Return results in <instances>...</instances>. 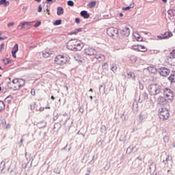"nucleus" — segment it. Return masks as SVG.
Here are the masks:
<instances>
[{
  "mask_svg": "<svg viewBox=\"0 0 175 175\" xmlns=\"http://www.w3.org/2000/svg\"><path fill=\"white\" fill-rule=\"evenodd\" d=\"M111 70H113V72H115L116 70H117V67L116 66H112Z\"/></svg>",
  "mask_w": 175,
  "mask_h": 175,
  "instance_id": "obj_64",
  "label": "nucleus"
},
{
  "mask_svg": "<svg viewBox=\"0 0 175 175\" xmlns=\"http://www.w3.org/2000/svg\"><path fill=\"white\" fill-rule=\"evenodd\" d=\"M127 75H128L129 77H130V79H135V73L129 72Z\"/></svg>",
  "mask_w": 175,
  "mask_h": 175,
  "instance_id": "obj_45",
  "label": "nucleus"
},
{
  "mask_svg": "<svg viewBox=\"0 0 175 175\" xmlns=\"http://www.w3.org/2000/svg\"><path fill=\"white\" fill-rule=\"evenodd\" d=\"M159 118L161 120H167L170 116L169 110L162 108L159 114Z\"/></svg>",
  "mask_w": 175,
  "mask_h": 175,
  "instance_id": "obj_4",
  "label": "nucleus"
},
{
  "mask_svg": "<svg viewBox=\"0 0 175 175\" xmlns=\"http://www.w3.org/2000/svg\"><path fill=\"white\" fill-rule=\"evenodd\" d=\"M18 51V44H16L13 47L12 52V53H17Z\"/></svg>",
  "mask_w": 175,
  "mask_h": 175,
  "instance_id": "obj_29",
  "label": "nucleus"
},
{
  "mask_svg": "<svg viewBox=\"0 0 175 175\" xmlns=\"http://www.w3.org/2000/svg\"><path fill=\"white\" fill-rule=\"evenodd\" d=\"M110 163H107L104 167V170H109V169H110Z\"/></svg>",
  "mask_w": 175,
  "mask_h": 175,
  "instance_id": "obj_39",
  "label": "nucleus"
},
{
  "mask_svg": "<svg viewBox=\"0 0 175 175\" xmlns=\"http://www.w3.org/2000/svg\"><path fill=\"white\" fill-rule=\"evenodd\" d=\"M3 62L5 65H9V64H10V62H12V60L6 58V59H3Z\"/></svg>",
  "mask_w": 175,
  "mask_h": 175,
  "instance_id": "obj_35",
  "label": "nucleus"
},
{
  "mask_svg": "<svg viewBox=\"0 0 175 175\" xmlns=\"http://www.w3.org/2000/svg\"><path fill=\"white\" fill-rule=\"evenodd\" d=\"M139 51H142V53H146L147 51V48L143 45H139Z\"/></svg>",
  "mask_w": 175,
  "mask_h": 175,
  "instance_id": "obj_31",
  "label": "nucleus"
},
{
  "mask_svg": "<svg viewBox=\"0 0 175 175\" xmlns=\"http://www.w3.org/2000/svg\"><path fill=\"white\" fill-rule=\"evenodd\" d=\"M0 169H1V173H3V174H6V173H9V167L6 168L5 167V161H1L0 163Z\"/></svg>",
  "mask_w": 175,
  "mask_h": 175,
  "instance_id": "obj_12",
  "label": "nucleus"
},
{
  "mask_svg": "<svg viewBox=\"0 0 175 175\" xmlns=\"http://www.w3.org/2000/svg\"><path fill=\"white\" fill-rule=\"evenodd\" d=\"M167 13L171 17L175 16V10L174 9H170L167 11Z\"/></svg>",
  "mask_w": 175,
  "mask_h": 175,
  "instance_id": "obj_23",
  "label": "nucleus"
},
{
  "mask_svg": "<svg viewBox=\"0 0 175 175\" xmlns=\"http://www.w3.org/2000/svg\"><path fill=\"white\" fill-rule=\"evenodd\" d=\"M5 102H6L7 103H10L12 102V96H8L5 99Z\"/></svg>",
  "mask_w": 175,
  "mask_h": 175,
  "instance_id": "obj_40",
  "label": "nucleus"
},
{
  "mask_svg": "<svg viewBox=\"0 0 175 175\" xmlns=\"http://www.w3.org/2000/svg\"><path fill=\"white\" fill-rule=\"evenodd\" d=\"M76 41L77 40H70L66 44L67 49L71 51H74Z\"/></svg>",
  "mask_w": 175,
  "mask_h": 175,
  "instance_id": "obj_7",
  "label": "nucleus"
},
{
  "mask_svg": "<svg viewBox=\"0 0 175 175\" xmlns=\"http://www.w3.org/2000/svg\"><path fill=\"white\" fill-rule=\"evenodd\" d=\"M54 172L56 173V174H59L61 173V167H56L54 170Z\"/></svg>",
  "mask_w": 175,
  "mask_h": 175,
  "instance_id": "obj_36",
  "label": "nucleus"
},
{
  "mask_svg": "<svg viewBox=\"0 0 175 175\" xmlns=\"http://www.w3.org/2000/svg\"><path fill=\"white\" fill-rule=\"evenodd\" d=\"M2 110H5V103H3L2 100H0V111H2Z\"/></svg>",
  "mask_w": 175,
  "mask_h": 175,
  "instance_id": "obj_33",
  "label": "nucleus"
},
{
  "mask_svg": "<svg viewBox=\"0 0 175 175\" xmlns=\"http://www.w3.org/2000/svg\"><path fill=\"white\" fill-rule=\"evenodd\" d=\"M83 46L84 45L83 44V42H81V41L77 40L76 44L74 46V51H80V50L83 49Z\"/></svg>",
  "mask_w": 175,
  "mask_h": 175,
  "instance_id": "obj_9",
  "label": "nucleus"
},
{
  "mask_svg": "<svg viewBox=\"0 0 175 175\" xmlns=\"http://www.w3.org/2000/svg\"><path fill=\"white\" fill-rule=\"evenodd\" d=\"M46 125H47V123L45 121H41V122L37 123V126L40 129L42 128H45Z\"/></svg>",
  "mask_w": 175,
  "mask_h": 175,
  "instance_id": "obj_17",
  "label": "nucleus"
},
{
  "mask_svg": "<svg viewBox=\"0 0 175 175\" xmlns=\"http://www.w3.org/2000/svg\"><path fill=\"white\" fill-rule=\"evenodd\" d=\"M7 86H8V88H10V90H14V88H13V83H12V82H8V83H7Z\"/></svg>",
  "mask_w": 175,
  "mask_h": 175,
  "instance_id": "obj_41",
  "label": "nucleus"
},
{
  "mask_svg": "<svg viewBox=\"0 0 175 175\" xmlns=\"http://www.w3.org/2000/svg\"><path fill=\"white\" fill-rule=\"evenodd\" d=\"M137 38V42H143V38L140 37V36H135Z\"/></svg>",
  "mask_w": 175,
  "mask_h": 175,
  "instance_id": "obj_51",
  "label": "nucleus"
},
{
  "mask_svg": "<svg viewBox=\"0 0 175 175\" xmlns=\"http://www.w3.org/2000/svg\"><path fill=\"white\" fill-rule=\"evenodd\" d=\"M157 103L159 105H161L162 106H165V105L167 104V100L165 98V97H159L157 99Z\"/></svg>",
  "mask_w": 175,
  "mask_h": 175,
  "instance_id": "obj_14",
  "label": "nucleus"
},
{
  "mask_svg": "<svg viewBox=\"0 0 175 175\" xmlns=\"http://www.w3.org/2000/svg\"><path fill=\"white\" fill-rule=\"evenodd\" d=\"M148 92L150 95L152 96H157V95H159V94H162V86L157 84V83H153L150 84L148 88Z\"/></svg>",
  "mask_w": 175,
  "mask_h": 175,
  "instance_id": "obj_1",
  "label": "nucleus"
},
{
  "mask_svg": "<svg viewBox=\"0 0 175 175\" xmlns=\"http://www.w3.org/2000/svg\"><path fill=\"white\" fill-rule=\"evenodd\" d=\"M33 159H31L28 162L27 164H23L22 165V167H23V169H25V167H27V166H28V164L30 163V166H32V162H33Z\"/></svg>",
  "mask_w": 175,
  "mask_h": 175,
  "instance_id": "obj_28",
  "label": "nucleus"
},
{
  "mask_svg": "<svg viewBox=\"0 0 175 175\" xmlns=\"http://www.w3.org/2000/svg\"><path fill=\"white\" fill-rule=\"evenodd\" d=\"M61 24H62V20L61 19L56 20L53 23V25H61Z\"/></svg>",
  "mask_w": 175,
  "mask_h": 175,
  "instance_id": "obj_34",
  "label": "nucleus"
},
{
  "mask_svg": "<svg viewBox=\"0 0 175 175\" xmlns=\"http://www.w3.org/2000/svg\"><path fill=\"white\" fill-rule=\"evenodd\" d=\"M64 14V8L62 7H58L57 8V16H61Z\"/></svg>",
  "mask_w": 175,
  "mask_h": 175,
  "instance_id": "obj_21",
  "label": "nucleus"
},
{
  "mask_svg": "<svg viewBox=\"0 0 175 175\" xmlns=\"http://www.w3.org/2000/svg\"><path fill=\"white\" fill-rule=\"evenodd\" d=\"M163 36H167V39H169V38H172V36H173V33L172 32L167 31L163 34Z\"/></svg>",
  "mask_w": 175,
  "mask_h": 175,
  "instance_id": "obj_30",
  "label": "nucleus"
},
{
  "mask_svg": "<svg viewBox=\"0 0 175 175\" xmlns=\"http://www.w3.org/2000/svg\"><path fill=\"white\" fill-rule=\"evenodd\" d=\"M10 175H17V172H16V171L12 170L10 171Z\"/></svg>",
  "mask_w": 175,
  "mask_h": 175,
  "instance_id": "obj_57",
  "label": "nucleus"
},
{
  "mask_svg": "<svg viewBox=\"0 0 175 175\" xmlns=\"http://www.w3.org/2000/svg\"><path fill=\"white\" fill-rule=\"evenodd\" d=\"M163 140H164V143H169V137H167V135H165L163 137Z\"/></svg>",
  "mask_w": 175,
  "mask_h": 175,
  "instance_id": "obj_48",
  "label": "nucleus"
},
{
  "mask_svg": "<svg viewBox=\"0 0 175 175\" xmlns=\"http://www.w3.org/2000/svg\"><path fill=\"white\" fill-rule=\"evenodd\" d=\"M107 131L106 126L102 125L100 127V132L101 133H105Z\"/></svg>",
  "mask_w": 175,
  "mask_h": 175,
  "instance_id": "obj_38",
  "label": "nucleus"
},
{
  "mask_svg": "<svg viewBox=\"0 0 175 175\" xmlns=\"http://www.w3.org/2000/svg\"><path fill=\"white\" fill-rule=\"evenodd\" d=\"M148 72H150V73H154L155 74L156 72H158V70H157V68L152 67V66H149L147 68Z\"/></svg>",
  "mask_w": 175,
  "mask_h": 175,
  "instance_id": "obj_19",
  "label": "nucleus"
},
{
  "mask_svg": "<svg viewBox=\"0 0 175 175\" xmlns=\"http://www.w3.org/2000/svg\"><path fill=\"white\" fill-rule=\"evenodd\" d=\"M41 25H42V22L38 21L37 23H35V25H33V27H34L35 28H38V27H40Z\"/></svg>",
  "mask_w": 175,
  "mask_h": 175,
  "instance_id": "obj_46",
  "label": "nucleus"
},
{
  "mask_svg": "<svg viewBox=\"0 0 175 175\" xmlns=\"http://www.w3.org/2000/svg\"><path fill=\"white\" fill-rule=\"evenodd\" d=\"M136 148L133 147H129L126 150V154H131V152H132V151H133V150H135Z\"/></svg>",
  "mask_w": 175,
  "mask_h": 175,
  "instance_id": "obj_37",
  "label": "nucleus"
},
{
  "mask_svg": "<svg viewBox=\"0 0 175 175\" xmlns=\"http://www.w3.org/2000/svg\"><path fill=\"white\" fill-rule=\"evenodd\" d=\"M74 58L75 61H78L79 62H83V58H81V56H80V55H76Z\"/></svg>",
  "mask_w": 175,
  "mask_h": 175,
  "instance_id": "obj_24",
  "label": "nucleus"
},
{
  "mask_svg": "<svg viewBox=\"0 0 175 175\" xmlns=\"http://www.w3.org/2000/svg\"><path fill=\"white\" fill-rule=\"evenodd\" d=\"M126 137L125 136V135L120 136V142H126Z\"/></svg>",
  "mask_w": 175,
  "mask_h": 175,
  "instance_id": "obj_42",
  "label": "nucleus"
},
{
  "mask_svg": "<svg viewBox=\"0 0 175 175\" xmlns=\"http://www.w3.org/2000/svg\"><path fill=\"white\" fill-rule=\"evenodd\" d=\"M120 29V33L122 36H125L126 38L131 33V29L129 27H124Z\"/></svg>",
  "mask_w": 175,
  "mask_h": 175,
  "instance_id": "obj_8",
  "label": "nucleus"
},
{
  "mask_svg": "<svg viewBox=\"0 0 175 175\" xmlns=\"http://www.w3.org/2000/svg\"><path fill=\"white\" fill-rule=\"evenodd\" d=\"M94 57L96 59H98V61H103V59H105V55L102 54L98 55L96 53V55H94Z\"/></svg>",
  "mask_w": 175,
  "mask_h": 175,
  "instance_id": "obj_18",
  "label": "nucleus"
},
{
  "mask_svg": "<svg viewBox=\"0 0 175 175\" xmlns=\"http://www.w3.org/2000/svg\"><path fill=\"white\" fill-rule=\"evenodd\" d=\"M138 107H139V105L137 104V101H136V100H135L133 103V109L134 110H136V109H137Z\"/></svg>",
  "mask_w": 175,
  "mask_h": 175,
  "instance_id": "obj_32",
  "label": "nucleus"
},
{
  "mask_svg": "<svg viewBox=\"0 0 175 175\" xmlns=\"http://www.w3.org/2000/svg\"><path fill=\"white\" fill-rule=\"evenodd\" d=\"M168 80L171 83H175V71H172L170 76L168 77Z\"/></svg>",
  "mask_w": 175,
  "mask_h": 175,
  "instance_id": "obj_16",
  "label": "nucleus"
},
{
  "mask_svg": "<svg viewBox=\"0 0 175 175\" xmlns=\"http://www.w3.org/2000/svg\"><path fill=\"white\" fill-rule=\"evenodd\" d=\"M134 50H137V51H140V45L134 46Z\"/></svg>",
  "mask_w": 175,
  "mask_h": 175,
  "instance_id": "obj_55",
  "label": "nucleus"
},
{
  "mask_svg": "<svg viewBox=\"0 0 175 175\" xmlns=\"http://www.w3.org/2000/svg\"><path fill=\"white\" fill-rule=\"evenodd\" d=\"M144 120V118L143 116V114H139V121L142 122Z\"/></svg>",
  "mask_w": 175,
  "mask_h": 175,
  "instance_id": "obj_61",
  "label": "nucleus"
},
{
  "mask_svg": "<svg viewBox=\"0 0 175 175\" xmlns=\"http://www.w3.org/2000/svg\"><path fill=\"white\" fill-rule=\"evenodd\" d=\"M156 167H157V165L155 163L151 162L150 167H149L150 172H155Z\"/></svg>",
  "mask_w": 175,
  "mask_h": 175,
  "instance_id": "obj_20",
  "label": "nucleus"
},
{
  "mask_svg": "<svg viewBox=\"0 0 175 175\" xmlns=\"http://www.w3.org/2000/svg\"><path fill=\"white\" fill-rule=\"evenodd\" d=\"M164 95L169 99V100H173L174 99V94H173V91L170 88H165L163 90Z\"/></svg>",
  "mask_w": 175,
  "mask_h": 175,
  "instance_id": "obj_5",
  "label": "nucleus"
},
{
  "mask_svg": "<svg viewBox=\"0 0 175 175\" xmlns=\"http://www.w3.org/2000/svg\"><path fill=\"white\" fill-rule=\"evenodd\" d=\"M122 10L126 11V10H131V7L127 6V7H124L122 8Z\"/></svg>",
  "mask_w": 175,
  "mask_h": 175,
  "instance_id": "obj_59",
  "label": "nucleus"
},
{
  "mask_svg": "<svg viewBox=\"0 0 175 175\" xmlns=\"http://www.w3.org/2000/svg\"><path fill=\"white\" fill-rule=\"evenodd\" d=\"M12 84H18V79H14L12 80Z\"/></svg>",
  "mask_w": 175,
  "mask_h": 175,
  "instance_id": "obj_56",
  "label": "nucleus"
},
{
  "mask_svg": "<svg viewBox=\"0 0 175 175\" xmlns=\"http://www.w3.org/2000/svg\"><path fill=\"white\" fill-rule=\"evenodd\" d=\"M95 5H96V1H91L89 3V8H94V6H95Z\"/></svg>",
  "mask_w": 175,
  "mask_h": 175,
  "instance_id": "obj_43",
  "label": "nucleus"
},
{
  "mask_svg": "<svg viewBox=\"0 0 175 175\" xmlns=\"http://www.w3.org/2000/svg\"><path fill=\"white\" fill-rule=\"evenodd\" d=\"M55 62L57 65H65L68 62V57H65L64 55H59L55 57Z\"/></svg>",
  "mask_w": 175,
  "mask_h": 175,
  "instance_id": "obj_3",
  "label": "nucleus"
},
{
  "mask_svg": "<svg viewBox=\"0 0 175 175\" xmlns=\"http://www.w3.org/2000/svg\"><path fill=\"white\" fill-rule=\"evenodd\" d=\"M85 54H86L87 55H96V51H95V49H92V48H88L85 49Z\"/></svg>",
  "mask_w": 175,
  "mask_h": 175,
  "instance_id": "obj_11",
  "label": "nucleus"
},
{
  "mask_svg": "<svg viewBox=\"0 0 175 175\" xmlns=\"http://www.w3.org/2000/svg\"><path fill=\"white\" fill-rule=\"evenodd\" d=\"M158 73L161 75V76H163L164 77H166V76H169L170 74V70L169 68H167L165 67H161L157 70Z\"/></svg>",
  "mask_w": 175,
  "mask_h": 175,
  "instance_id": "obj_6",
  "label": "nucleus"
},
{
  "mask_svg": "<svg viewBox=\"0 0 175 175\" xmlns=\"http://www.w3.org/2000/svg\"><path fill=\"white\" fill-rule=\"evenodd\" d=\"M107 33L113 39H117V38H118V29L115 27H109L107 30Z\"/></svg>",
  "mask_w": 175,
  "mask_h": 175,
  "instance_id": "obj_2",
  "label": "nucleus"
},
{
  "mask_svg": "<svg viewBox=\"0 0 175 175\" xmlns=\"http://www.w3.org/2000/svg\"><path fill=\"white\" fill-rule=\"evenodd\" d=\"M159 39H167V36H163V34L162 35V36H159L158 37H157Z\"/></svg>",
  "mask_w": 175,
  "mask_h": 175,
  "instance_id": "obj_50",
  "label": "nucleus"
},
{
  "mask_svg": "<svg viewBox=\"0 0 175 175\" xmlns=\"http://www.w3.org/2000/svg\"><path fill=\"white\" fill-rule=\"evenodd\" d=\"M172 58H175V50H173L171 53H170Z\"/></svg>",
  "mask_w": 175,
  "mask_h": 175,
  "instance_id": "obj_60",
  "label": "nucleus"
},
{
  "mask_svg": "<svg viewBox=\"0 0 175 175\" xmlns=\"http://www.w3.org/2000/svg\"><path fill=\"white\" fill-rule=\"evenodd\" d=\"M139 90H143V88H144V86H143V83L140 81H139Z\"/></svg>",
  "mask_w": 175,
  "mask_h": 175,
  "instance_id": "obj_62",
  "label": "nucleus"
},
{
  "mask_svg": "<svg viewBox=\"0 0 175 175\" xmlns=\"http://www.w3.org/2000/svg\"><path fill=\"white\" fill-rule=\"evenodd\" d=\"M105 88H106L105 86H104L103 85H100V87L99 88L100 94H105Z\"/></svg>",
  "mask_w": 175,
  "mask_h": 175,
  "instance_id": "obj_27",
  "label": "nucleus"
},
{
  "mask_svg": "<svg viewBox=\"0 0 175 175\" xmlns=\"http://www.w3.org/2000/svg\"><path fill=\"white\" fill-rule=\"evenodd\" d=\"M25 23H26L25 25H27V27H31V25L33 24V22H25Z\"/></svg>",
  "mask_w": 175,
  "mask_h": 175,
  "instance_id": "obj_58",
  "label": "nucleus"
},
{
  "mask_svg": "<svg viewBox=\"0 0 175 175\" xmlns=\"http://www.w3.org/2000/svg\"><path fill=\"white\" fill-rule=\"evenodd\" d=\"M120 118L122 120V121H125V120H126V117L124 113L120 115Z\"/></svg>",
  "mask_w": 175,
  "mask_h": 175,
  "instance_id": "obj_53",
  "label": "nucleus"
},
{
  "mask_svg": "<svg viewBox=\"0 0 175 175\" xmlns=\"http://www.w3.org/2000/svg\"><path fill=\"white\" fill-rule=\"evenodd\" d=\"M80 15L85 19L90 18V14H88V12L85 10L81 11Z\"/></svg>",
  "mask_w": 175,
  "mask_h": 175,
  "instance_id": "obj_15",
  "label": "nucleus"
},
{
  "mask_svg": "<svg viewBox=\"0 0 175 175\" xmlns=\"http://www.w3.org/2000/svg\"><path fill=\"white\" fill-rule=\"evenodd\" d=\"M25 24H26V22L22 23L21 25L18 26V28H20V27H21V28H25V25H26Z\"/></svg>",
  "mask_w": 175,
  "mask_h": 175,
  "instance_id": "obj_49",
  "label": "nucleus"
},
{
  "mask_svg": "<svg viewBox=\"0 0 175 175\" xmlns=\"http://www.w3.org/2000/svg\"><path fill=\"white\" fill-rule=\"evenodd\" d=\"M35 106H36V103H31V105H30L31 110H32V111L35 110Z\"/></svg>",
  "mask_w": 175,
  "mask_h": 175,
  "instance_id": "obj_47",
  "label": "nucleus"
},
{
  "mask_svg": "<svg viewBox=\"0 0 175 175\" xmlns=\"http://www.w3.org/2000/svg\"><path fill=\"white\" fill-rule=\"evenodd\" d=\"M171 161H172V157L167 156V157L165 158V160H163V163H164L165 165H166V163H167V162H171Z\"/></svg>",
  "mask_w": 175,
  "mask_h": 175,
  "instance_id": "obj_26",
  "label": "nucleus"
},
{
  "mask_svg": "<svg viewBox=\"0 0 175 175\" xmlns=\"http://www.w3.org/2000/svg\"><path fill=\"white\" fill-rule=\"evenodd\" d=\"M67 5H68V6H75V2H73V1L69 0V1L67 2Z\"/></svg>",
  "mask_w": 175,
  "mask_h": 175,
  "instance_id": "obj_44",
  "label": "nucleus"
},
{
  "mask_svg": "<svg viewBox=\"0 0 175 175\" xmlns=\"http://www.w3.org/2000/svg\"><path fill=\"white\" fill-rule=\"evenodd\" d=\"M3 5V6H9L10 2L8 1L7 0H0V6Z\"/></svg>",
  "mask_w": 175,
  "mask_h": 175,
  "instance_id": "obj_22",
  "label": "nucleus"
},
{
  "mask_svg": "<svg viewBox=\"0 0 175 175\" xmlns=\"http://www.w3.org/2000/svg\"><path fill=\"white\" fill-rule=\"evenodd\" d=\"M75 23L77 24H80V19H79V18H75Z\"/></svg>",
  "mask_w": 175,
  "mask_h": 175,
  "instance_id": "obj_63",
  "label": "nucleus"
},
{
  "mask_svg": "<svg viewBox=\"0 0 175 175\" xmlns=\"http://www.w3.org/2000/svg\"><path fill=\"white\" fill-rule=\"evenodd\" d=\"M42 55L44 58H49L50 55H51V53L48 52V51H44L42 53Z\"/></svg>",
  "mask_w": 175,
  "mask_h": 175,
  "instance_id": "obj_25",
  "label": "nucleus"
},
{
  "mask_svg": "<svg viewBox=\"0 0 175 175\" xmlns=\"http://www.w3.org/2000/svg\"><path fill=\"white\" fill-rule=\"evenodd\" d=\"M3 49H5V43H2L0 45V52H2V50H3Z\"/></svg>",
  "mask_w": 175,
  "mask_h": 175,
  "instance_id": "obj_52",
  "label": "nucleus"
},
{
  "mask_svg": "<svg viewBox=\"0 0 175 175\" xmlns=\"http://www.w3.org/2000/svg\"><path fill=\"white\" fill-rule=\"evenodd\" d=\"M24 84H25V80H24L23 79H18V87L14 86V90L16 91L17 90H20V88H21V87H24Z\"/></svg>",
  "mask_w": 175,
  "mask_h": 175,
  "instance_id": "obj_13",
  "label": "nucleus"
},
{
  "mask_svg": "<svg viewBox=\"0 0 175 175\" xmlns=\"http://www.w3.org/2000/svg\"><path fill=\"white\" fill-rule=\"evenodd\" d=\"M42 10H43V8L42 7V5H38V13H42Z\"/></svg>",
  "mask_w": 175,
  "mask_h": 175,
  "instance_id": "obj_54",
  "label": "nucleus"
},
{
  "mask_svg": "<svg viewBox=\"0 0 175 175\" xmlns=\"http://www.w3.org/2000/svg\"><path fill=\"white\" fill-rule=\"evenodd\" d=\"M148 99V94L147 92H144L139 95L138 102L139 103H143L144 100H147Z\"/></svg>",
  "mask_w": 175,
  "mask_h": 175,
  "instance_id": "obj_10",
  "label": "nucleus"
}]
</instances>
